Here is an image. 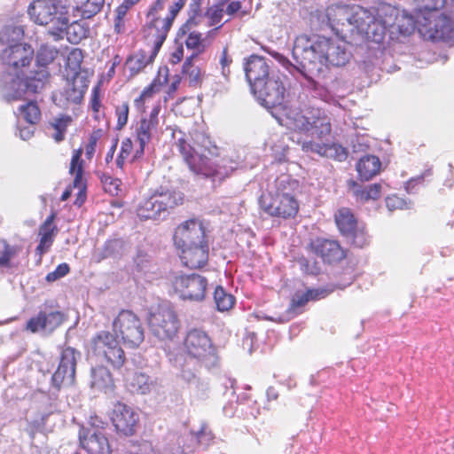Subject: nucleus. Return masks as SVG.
<instances>
[{
    "mask_svg": "<svg viewBox=\"0 0 454 454\" xmlns=\"http://www.w3.org/2000/svg\"><path fill=\"white\" fill-rule=\"evenodd\" d=\"M253 93L267 107H279L281 113L276 116L278 123L291 132V139L301 145L305 153H315L327 158H345V148L337 144L327 143L332 132L330 118L319 109L289 108L284 105L286 87L278 75L271 76L254 89Z\"/></svg>",
    "mask_w": 454,
    "mask_h": 454,
    "instance_id": "nucleus-1",
    "label": "nucleus"
},
{
    "mask_svg": "<svg viewBox=\"0 0 454 454\" xmlns=\"http://www.w3.org/2000/svg\"><path fill=\"white\" fill-rule=\"evenodd\" d=\"M336 30L331 36H320L305 33L298 35L294 43L293 56L296 61L293 65L286 57L275 53L274 58L286 69L294 68L307 79L323 75L330 67H340L348 63L351 53L348 43Z\"/></svg>",
    "mask_w": 454,
    "mask_h": 454,
    "instance_id": "nucleus-2",
    "label": "nucleus"
},
{
    "mask_svg": "<svg viewBox=\"0 0 454 454\" xmlns=\"http://www.w3.org/2000/svg\"><path fill=\"white\" fill-rule=\"evenodd\" d=\"M173 137L174 146L192 172L211 178L218 184L230 176L232 168L225 165V159H218L220 148L207 137L201 135L193 138L181 130H175Z\"/></svg>",
    "mask_w": 454,
    "mask_h": 454,
    "instance_id": "nucleus-3",
    "label": "nucleus"
},
{
    "mask_svg": "<svg viewBox=\"0 0 454 454\" xmlns=\"http://www.w3.org/2000/svg\"><path fill=\"white\" fill-rule=\"evenodd\" d=\"M381 10L382 7L379 10H368L361 6L332 5L326 9L325 13L319 11L311 12L309 26L311 28H337L346 25L354 28H370L372 26L375 28H392L395 24L387 16L382 19L384 13Z\"/></svg>",
    "mask_w": 454,
    "mask_h": 454,
    "instance_id": "nucleus-4",
    "label": "nucleus"
},
{
    "mask_svg": "<svg viewBox=\"0 0 454 454\" xmlns=\"http://www.w3.org/2000/svg\"><path fill=\"white\" fill-rule=\"evenodd\" d=\"M181 350L185 356L178 363L180 377L187 383L198 380L201 367L211 368L218 362L217 348L207 332L201 328H192L186 331Z\"/></svg>",
    "mask_w": 454,
    "mask_h": 454,
    "instance_id": "nucleus-5",
    "label": "nucleus"
},
{
    "mask_svg": "<svg viewBox=\"0 0 454 454\" xmlns=\"http://www.w3.org/2000/svg\"><path fill=\"white\" fill-rule=\"evenodd\" d=\"M419 7L412 12L400 11L393 6H382L381 12L395 24L392 28H448L451 24L449 15L441 11L446 0H415ZM454 4V0H451Z\"/></svg>",
    "mask_w": 454,
    "mask_h": 454,
    "instance_id": "nucleus-6",
    "label": "nucleus"
},
{
    "mask_svg": "<svg viewBox=\"0 0 454 454\" xmlns=\"http://www.w3.org/2000/svg\"><path fill=\"white\" fill-rule=\"evenodd\" d=\"M88 356L96 364L120 370L126 363V354L120 341L109 331H100L94 334L87 348Z\"/></svg>",
    "mask_w": 454,
    "mask_h": 454,
    "instance_id": "nucleus-7",
    "label": "nucleus"
},
{
    "mask_svg": "<svg viewBox=\"0 0 454 454\" xmlns=\"http://www.w3.org/2000/svg\"><path fill=\"white\" fill-rule=\"evenodd\" d=\"M281 181L278 184L277 191L273 194L262 195L260 206L264 213L283 220L294 219L300 210V204L292 185L296 182H287L288 186Z\"/></svg>",
    "mask_w": 454,
    "mask_h": 454,
    "instance_id": "nucleus-8",
    "label": "nucleus"
},
{
    "mask_svg": "<svg viewBox=\"0 0 454 454\" xmlns=\"http://www.w3.org/2000/svg\"><path fill=\"white\" fill-rule=\"evenodd\" d=\"M184 201V193L163 187L155 189L137 205L136 212L141 220H157Z\"/></svg>",
    "mask_w": 454,
    "mask_h": 454,
    "instance_id": "nucleus-9",
    "label": "nucleus"
},
{
    "mask_svg": "<svg viewBox=\"0 0 454 454\" xmlns=\"http://www.w3.org/2000/svg\"><path fill=\"white\" fill-rule=\"evenodd\" d=\"M146 321L151 333L162 341L174 340L181 326L176 311L167 303L152 306Z\"/></svg>",
    "mask_w": 454,
    "mask_h": 454,
    "instance_id": "nucleus-10",
    "label": "nucleus"
},
{
    "mask_svg": "<svg viewBox=\"0 0 454 454\" xmlns=\"http://www.w3.org/2000/svg\"><path fill=\"white\" fill-rule=\"evenodd\" d=\"M167 32L168 30H149L144 35V47L129 55L125 61L130 77L136 76L154 62L167 38Z\"/></svg>",
    "mask_w": 454,
    "mask_h": 454,
    "instance_id": "nucleus-11",
    "label": "nucleus"
},
{
    "mask_svg": "<svg viewBox=\"0 0 454 454\" xmlns=\"http://www.w3.org/2000/svg\"><path fill=\"white\" fill-rule=\"evenodd\" d=\"M58 10L53 0H35L28 7L31 20L38 26L51 25L50 28H63L64 25H79L78 20H70L67 11ZM84 28V25H81Z\"/></svg>",
    "mask_w": 454,
    "mask_h": 454,
    "instance_id": "nucleus-12",
    "label": "nucleus"
},
{
    "mask_svg": "<svg viewBox=\"0 0 454 454\" xmlns=\"http://www.w3.org/2000/svg\"><path fill=\"white\" fill-rule=\"evenodd\" d=\"M113 331L127 346L137 348L145 340V331L139 317L129 309H121L113 321Z\"/></svg>",
    "mask_w": 454,
    "mask_h": 454,
    "instance_id": "nucleus-13",
    "label": "nucleus"
},
{
    "mask_svg": "<svg viewBox=\"0 0 454 454\" xmlns=\"http://www.w3.org/2000/svg\"><path fill=\"white\" fill-rule=\"evenodd\" d=\"M34 57L33 47L26 43L11 44L2 52L3 64L17 78L25 74V69L30 66Z\"/></svg>",
    "mask_w": 454,
    "mask_h": 454,
    "instance_id": "nucleus-14",
    "label": "nucleus"
},
{
    "mask_svg": "<svg viewBox=\"0 0 454 454\" xmlns=\"http://www.w3.org/2000/svg\"><path fill=\"white\" fill-rule=\"evenodd\" d=\"M202 0H191L187 11V19L181 28L197 26L213 27L218 25L225 14L223 4H215L207 8L205 13L200 11Z\"/></svg>",
    "mask_w": 454,
    "mask_h": 454,
    "instance_id": "nucleus-15",
    "label": "nucleus"
},
{
    "mask_svg": "<svg viewBox=\"0 0 454 454\" xmlns=\"http://www.w3.org/2000/svg\"><path fill=\"white\" fill-rule=\"evenodd\" d=\"M204 241H207L206 229L198 218L185 220L175 228L173 242L177 249Z\"/></svg>",
    "mask_w": 454,
    "mask_h": 454,
    "instance_id": "nucleus-16",
    "label": "nucleus"
},
{
    "mask_svg": "<svg viewBox=\"0 0 454 454\" xmlns=\"http://www.w3.org/2000/svg\"><path fill=\"white\" fill-rule=\"evenodd\" d=\"M173 287L182 299L200 301L206 296L207 279L198 274L180 275L175 278Z\"/></svg>",
    "mask_w": 454,
    "mask_h": 454,
    "instance_id": "nucleus-17",
    "label": "nucleus"
},
{
    "mask_svg": "<svg viewBox=\"0 0 454 454\" xmlns=\"http://www.w3.org/2000/svg\"><path fill=\"white\" fill-rule=\"evenodd\" d=\"M111 422L120 436H133L139 424V415L129 405L118 402L110 415Z\"/></svg>",
    "mask_w": 454,
    "mask_h": 454,
    "instance_id": "nucleus-18",
    "label": "nucleus"
},
{
    "mask_svg": "<svg viewBox=\"0 0 454 454\" xmlns=\"http://www.w3.org/2000/svg\"><path fill=\"white\" fill-rule=\"evenodd\" d=\"M160 105L153 107L148 116L141 118L136 128V138L138 141V147L135 150L132 161L140 160L145 154V145L152 140L159 126Z\"/></svg>",
    "mask_w": 454,
    "mask_h": 454,
    "instance_id": "nucleus-19",
    "label": "nucleus"
},
{
    "mask_svg": "<svg viewBox=\"0 0 454 454\" xmlns=\"http://www.w3.org/2000/svg\"><path fill=\"white\" fill-rule=\"evenodd\" d=\"M186 1L173 0L168 10L164 8V5L157 6V4H153L146 14V26L148 28H170Z\"/></svg>",
    "mask_w": 454,
    "mask_h": 454,
    "instance_id": "nucleus-20",
    "label": "nucleus"
},
{
    "mask_svg": "<svg viewBox=\"0 0 454 454\" xmlns=\"http://www.w3.org/2000/svg\"><path fill=\"white\" fill-rule=\"evenodd\" d=\"M308 250L325 263H337L346 258V251L335 239L317 237L310 239Z\"/></svg>",
    "mask_w": 454,
    "mask_h": 454,
    "instance_id": "nucleus-21",
    "label": "nucleus"
},
{
    "mask_svg": "<svg viewBox=\"0 0 454 454\" xmlns=\"http://www.w3.org/2000/svg\"><path fill=\"white\" fill-rule=\"evenodd\" d=\"M76 369V358L74 349L64 348L61 352L59 364L51 376L52 385L60 389L63 386H70L74 383Z\"/></svg>",
    "mask_w": 454,
    "mask_h": 454,
    "instance_id": "nucleus-22",
    "label": "nucleus"
},
{
    "mask_svg": "<svg viewBox=\"0 0 454 454\" xmlns=\"http://www.w3.org/2000/svg\"><path fill=\"white\" fill-rule=\"evenodd\" d=\"M178 250H180L179 257L183 265L190 270H200L208 263V240L178 248Z\"/></svg>",
    "mask_w": 454,
    "mask_h": 454,
    "instance_id": "nucleus-23",
    "label": "nucleus"
},
{
    "mask_svg": "<svg viewBox=\"0 0 454 454\" xmlns=\"http://www.w3.org/2000/svg\"><path fill=\"white\" fill-rule=\"evenodd\" d=\"M245 73L252 90L271 76L268 60L258 55H251L247 59L245 64Z\"/></svg>",
    "mask_w": 454,
    "mask_h": 454,
    "instance_id": "nucleus-24",
    "label": "nucleus"
},
{
    "mask_svg": "<svg viewBox=\"0 0 454 454\" xmlns=\"http://www.w3.org/2000/svg\"><path fill=\"white\" fill-rule=\"evenodd\" d=\"M65 320V315L59 310L39 311L35 317H32L26 325L25 329L32 333L39 331L53 332L57 329Z\"/></svg>",
    "mask_w": 454,
    "mask_h": 454,
    "instance_id": "nucleus-25",
    "label": "nucleus"
},
{
    "mask_svg": "<svg viewBox=\"0 0 454 454\" xmlns=\"http://www.w3.org/2000/svg\"><path fill=\"white\" fill-rule=\"evenodd\" d=\"M333 289L327 287L309 288L305 292L297 291L292 297L288 312L298 315L302 312L301 308L309 301H316L326 298L333 293Z\"/></svg>",
    "mask_w": 454,
    "mask_h": 454,
    "instance_id": "nucleus-26",
    "label": "nucleus"
},
{
    "mask_svg": "<svg viewBox=\"0 0 454 454\" xmlns=\"http://www.w3.org/2000/svg\"><path fill=\"white\" fill-rule=\"evenodd\" d=\"M79 441L81 446L89 454H111V445L108 438L101 432H94L89 435V433L82 429L79 433Z\"/></svg>",
    "mask_w": 454,
    "mask_h": 454,
    "instance_id": "nucleus-27",
    "label": "nucleus"
},
{
    "mask_svg": "<svg viewBox=\"0 0 454 454\" xmlns=\"http://www.w3.org/2000/svg\"><path fill=\"white\" fill-rule=\"evenodd\" d=\"M169 69L168 67H160L157 75L153 79L152 82L146 86L141 92L140 96L134 100L137 108H145V103L147 99L152 98L156 93L160 92L161 88L168 82Z\"/></svg>",
    "mask_w": 454,
    "mask_h": 454,
    "instance_id": "nucleus-28",
    "label": "nucleus"
},
{
    "mask_svg": "<svg viewBox=\"0 0 454 454\" xmlns=\"http://www.w3.org/2000/svg\"><path fill=\"white\" fill-rule=\"evenodd\" d=\"M109 368V366L97 364L91 369L90 386L92 388L104 393H111L114 390V380Z\"/></svg>",
    "mask_w": 454,
    "mask_h": 454,
    "instance_id": "nucleus-29",
    "label": "nucleus"
},
{
    "mask_svg": "<svg viewBox=\"0 0 454 454\" xmlns=\"http://www.w3.org/2000/svg\"><path fill=\"white\" fill-rule=\"evenodd\" d=\"M348 186L352 192L356 200L359 203H366L369 200H377L381 197L382 186L380 184H372L362 186L354 180L348 182Z\"/></svg>",
    "mask_w": 454,
    "mask_h": 454,
    "instance_id": "nucleus-30",
    "label": "nucleus"
},
{
    "mask_svg": "<svg viewBox=\"0 0 454 454\" xmlns=\"http://www.w3.org/2000/svg\"><path fill=\"white\" fill-rule=\"evenodd\" d=\"M336 226L343 237L352 234L358 226L357 220L348 207H340L334 214Z\"/></svg>",
    "mask_w": 454,
    "mask_h": 454,
    "instance_id": "nucleus-31",
    "label": "nucleus"
},
{
    "mask_svg": "<svg viewBox=\"0 0 454 454\" xmlns=\"http://www.w3.org/2000/svg\"><path fill=\"white\" fill-rule=\"evenodd\" d=\"M381 162L377 156L365 155L356 163V171L361 180L368 181L380 173Z\"/></svg>",
    "mask_w": 454,
    "mask_h": 454,
    "instance_id": "nucleus-32",
    "label": "nucleus"
},
{
    "mask_svg": "<svg viewBox=\"0 0 454 454\" xmlns=\"http://www.w3.org/2000/svg\"><path fill=\"white\" fill-rule=\"evenodd\" d=\"M196 57L197 54L187 57L182 67L183 75L188 80L189 85L195 88L201 86L205 76V72L193 62Z\"/></svg>",
    "mask_w": 454,
    "mask_h": 454,
    "instance_id": "nucleus-33",
    "label": "nucleus"
},
{
    "mask_svg": "<svg viewBox=\"0 0 454 454\" xmlns=\"http://www.w3.org/2000/svg\"><path fill=\"white\" fill-rule=\"evenodd\" d=\"M83 150L78 148L73 151L69 165V173L74 176L73 185L74 188L84 186L83 179L84 160L82 159Z\"/></svg>",
    "mask_w": 454,
    "mask_h": 454,
    "instance_id": "nucleus-34",
    "label": "nucleus"
},
{
    "mask_svg": "<svg viewBox=\"0 0 454 454\" xmlns=\"http://www.w3.org/2000/svg\"><path fill=\"white\" fill-rule=\"evenodd\" d=\"M72 123V116L67 114H61L49 121L48 128L53 130L51 137L56 143L62 142L65 139L67 129Z\"/></svg>",
    "mask_w": 454,
    "mask_h": 454,
    "instance_id": "nucleus-35",
    "label": "nucleus"
},
{
    "mask_svg": "<svg viewBox=\"0 0 454 454\" xmlns=\"http://www.w3.org/2000/svg\"><path fill=\"white\" fill-rule=\"evenodd\" d=\"M50 77L48 68L43 67H36V69L31 71L29 75L21 76L20 78L25 81L26 87L32 92H37L42 89L44 83Z\"/></svg>",
    "mask_w": 454,
    "mask_h": 454,
    "instance_id": "nucleus-36",
    "label": "nucleus"
},
{
    "mask_svg": "<svg viewBox=\"0 0 454 454\" xmlns=\"http://www.w3.org/2000/svg\"><path fill=\"white\" fill-rule=\"evenodd\" d=\"M176 37L183 42L187 47V49L196 51L195 54L202 52L205 49L204 38L200 33L196 30H192L188 32L187 30H180L177 33Z\"/></svg>",
    "mask_w": 454,
    "mask_h": 454,
    "instance_id": "nucleus-37",
    "label": "nucleus"
},
{
    "mask_svg": "<svg viewBox=\"0 0 454 454\" xmlns=\"http://www.w3.org/2000/svg\"><path fill=\"white\" fill-rule=\"evenodd\" d=\"M420 37L432 43H443L448 46L454 44V30H418Z\"/></svg>",
    "mask_w": 454,
    "mask_h": 454,
    "instance_id": "nucleus-38",
    "label": "nucleus"
},
{
    "mask_svg": "<svg viewBox=\"0 0 454 454\" xmlns=\"http://www.w3.org/2000/svg\"><path fill=\"white\" fill-rule=\"evenodd\" d=\"M101 84L99 81L91 90L90 98V108L92 112V116L97 121H100L105 117L104 106L101 100Z\"/></svg>",
    "mask_w": 454,
    "mask_h": 454,
    "instance_id": "nucleus-39",
    "label": "nucleus"
},
{
    "mask_svg": "<svg viewBox=\"0 0 454 454\" xmlns=\"http://www.w3.org/2000/svg\"><path fill=\"white\" fill-rule=\"evenodd\" d=\"M56 217V212L52 211L39 228L40 239L43 243H53L54 237L58 232V227L54 223Z\"/></svg>",
    "mask_w": 454,
    "mask_h": 454,
    "instance_id": "nucleus-40",
    "label": "nucleus"
},
{
    "mask_svg": "<svg viewBox=\"0 0 454 454\" xmlns=\"http://www.w3.org/2000/svg\"><path fill=\"white\" fill-rule=\"evenodd\" d=\"M214 301L219 311H228L235 304V297L227 293L223 286H218L214 292Z\"/></svg>",
    "mask_w": 454,
    "mask_h": 454,
    "instance_id": "nucleus-41",
    "label": "nucleus"
},
{
    "mask_svg": "<svg viewBox=\"0 0 454 454\" xmlns=\"http://www.w3.org/2000/svg\"><path fill=\"white\" fill-rule=\"evenodd\" d=\"M58 54L59 51L56 48L42 45L35 55L36 67L48 68V66L56 59Z\"/></svg>",
    "mask_w": 454,
    "mask_h": 454,
    "instance_id": "nucleus-42",
    "label": "nucleus"
},
{
    "mask_svg": "<svg viewBox=\"0 0 454 454\" xmlns=\"http://www.w3.org/2000/svg\"><path fill=\"white\" fill-rule=\"evenodd\" d=\"M121 245L119 239H109L106 241L101 249H98L93 253V259L96 262H101L103 260L114 256Z\"/></svg>",
    "mask_w": 454,
    "mask_h": 454,
    "instance_id": "nucleus-43",
    "label": "nucleus"
},
{
    "mask_svg": "<svg viewBox=\"0 0 454 454\" xmlns=\"http://www.w3.org/2000/svg\"><path fill=\"white\" fill-rule=\"evenodd\" d=\"M19 113L29 124H36L41 119V110L36 102L34 101L20 106Z\"/></svg>",
    "mask_w": 454,
    "mask_h": 454,
    "instance_id": "nucleus-44",
    "label": "nucleus"
},
{
    "mask_svg": "<svg viewBox=\"0 0 454 454\" xmlns=\"http://www.w3.org/2000/svg\"><path fill=\"white\" fill-rule=\"evenodd\" d=\"M133 142L131 138L126 137L124 138L120 146V151L118 153L115 163L118 168L123 169L126 162L129 160L130 162H133L131 160L133 154Z\"/></svg>",
    "mask_w": 454,
    "mask_h": 454,
    "instance_id": "nucleus-45",
    "label": "nucleus"
},
{
    "mask_svg": "<svg viewBox=\"0 0 454 454\" xmlns=\"http://www.w3.org/2000/svg\"><path fill=\"white\" fill-rule=\"evenodd\" d=\"M129 386L132 392L141 395L147 394L151 390L150 378L145 373L137 372L133 375Z\"/></svg>",
    "mask_w": 454,
    "mask_h": 454,
    "instance_id": "nucleus-46",
    "label": "nucleus"
},
{
    "mask_svg": "<svg viewBox=\"0 0 454 454\" xmlns=\"http://www.w3.org/2000/svg\"><path fill=\"white\" fill-rule=\"evenodd\" d=\"M100 182L104 191L111 196H120L122 193V182L120 178L113 177L108 174H102Z\"/></svg>",
    "mask_w": 454,
    "mask_h": 454,
    "instance_id": "nucleus-47",
    "label": "nucleus"
},
{
    "mask_svg": "<svg viewBox=\"0 0 454 454\" xmlns=\"http://www.w3.org/2000/svg\"><path fill=\"white\" fill-rule=\"evenodd\" d=\"M0 248V266L8 267L10 266L11 261L17 256L21 250L19 246H12L6 240H1Z\"/></svg>",
    "mask_w": 454,
    "mask_h": 454,
    "instance_id": "nucleus-48",
    "label": "nucleus"
},
{
    "mask_svg": "<svg viewBox=\"0 0 454 454\" xmlns=\"http://www.w3.org/2000/svg\"><path fill=\"white\" fill-rule=\"evenodd\" d=\"M103 129H97L91 131L89 135L88 142L85 145V157L88 160H91L96 153V147L98 142L103 137Z\"/></svg>",
    "mask_w": 454,
    "mask_h": 454,
    "instance_id": "nucleus-49",
    "label": "nucleus"
},
{
    "mask_svg": "<svg viewBox=\"0 0 454 454\" xmlns=\"http://www.w3.org/2000/svg\"><path fill=\"white\" fill-rule=\"evenodd\" d=\"M104 3L105 0H87L83 5V9H77L76 12L78 13H82V19H89L97 14L101 10Z\"/></svg>",
    "mask_w": 454,
    "mask_h": 454,
    "instance_id": "nucleus-50",
    "label": "nucleus"
},
{
    "mask_svg": "<svg viewBox=\"0 0 454 454\" xmlns=\"http://www.w3.org/2000/svg\"><path fill=\"white\" fill-rule=\"evenodd\" d=\"M140 0H124L121 4H120L116 9V20H115V28H120L124 26L123 18L127 14L129 9H131L135 4H137Z\"/></svg>",
    "mask_w": 454,
    "mask_h": 454,
    "instance_id": "nucleus-51",
    "label": "nucleus"
},
{
    "mask_svg": "<svg viewBox=\"0 0 454 454\" xmlns=\"http://www.w3.org/2000/svg\"><path fill=\"white\" fill-rule=\"evenodd\" d=\"M129 114V106L128 102H123L122 104L117 106L115 107V115L117 117L116 129H122L126 124L128 123Z\"/></svg>",
    "mask_w": 454,
    "mask_h": 454,
    "instance_id": "nucleus-52",
    "label": "nucleus"
},
{
    "mask_svg": "<svg viewBox=\"0 0 454 454\" xmlns=\"http://www.w3.org/2000/svg\"><path fill=\"white\" fill-rule=\"evenodd\" d=\"M345 238L350 239L352 244L357 247H364L368 244V236L364 227L357 226L352 234H348Z\"/></svg>",
    "mask_w": 454,
    "mask_h": 454,
    "instance_id": "nucleus-53",
    "label": "nucleus"
},
{
    "mask_svg": "<svg viewBox=\"0 0 454 454\" xmlns=\"http://www.w3.org/2000/svg\"><path fill=\"white\" fill-rule=\"evenodd\" d=\"M82 59V51L80 49H73L67 56V66L74 71H78L81 68Z\"/></svg>",
    "mask_w": 454,
    "mask_h": 454,
    "instance_id": "nucleus-54",
    "label": "nucleus"
},
{
    "mask_svg": "<svg viewBox=\"0 0 454 454\" xmlns=\"http://www.w3.org/2000/svg\"><path fill=\"white\" fill-rule=\"evenodd\" d=\"M184 59V44L179 38L176 37L174 48L169 54L168 62L171 65L179 64Z\"/></svg>",
    "mask_w": 454,
    "mask_h": 454,
    "instance_id": "nucleus-55",
    "label": "nucleus"
},
{
    "mask_svg": "<svg viewBox=\"0 0 454 454\" xmlns=\"http://www.w3.org/2000/svg\"><path fill=\"white\" fill-rule=\"evenodd\" d=\"M357 34L364 36L368 42L380 44L384 41L385 30H356Z\"/></svg>",
    "mask_w": 454,
    "mask_h": 454,
    "instance_id": "nucleus-56",
    "label": "nucleus"
},
{
    "mask_svg": "<svg viewBox=\"0 0 454 454\" xmlns=\"http://www.w3.org/2000/svg\"><path fill=\"white\" fill-rule=\"evenodd\" d=\"M70 271V267L67 263L63 262L57 266L54 271L50 272L46 275V281L48 282H53L56 281L66 275H67Z\"/></svg>",
    "mask_w": 454,
    "mask_h": 454,
    "instance_id": "nucleus-57",
    "label": "nucleus"
},
{
    "mask_svg": "<svg viewBox=\"0 0 454 454\" xmlns=\"http://www.w3.org/2000/svg\"><path fill=\"white\" fill-rule=\"evenodd\" d=\"M386 206L390 211H395L397 209H403L406 207V202L401 197L394 194L389 195L386 198Z\"/></svg>",
    "mask_w": 454,
    "mask_h": 454,
    "instance_id": "nucleus-58",
    "label": "nucleus"
},
{
    "mask_svg": "<svg viewBox=\"0 0 454 454\" xmlns=\"http://www.w3.org/2000/svg\"><path fill=\"white\" fill-rule=\"evenodd\" d=\"M84 93V90H78L74 84L65 90L67 99L74 103H80L83 98Z\"/></svg>",
    "mask_w": 454,
    "mask_h": 454,
    "instance_id": "nucleus-59",
    "label": "nucleus"
},
{
    "mask_svg": "<svg viewBox=\"0 0 454 454\" xmlns=\"http://www.w3.org/2000/svg\"><path fill=\"white\" fill-rule=\"evenodd\" d=\"M232 62L231 58L228 54V48L224 47L222 51V55L220 58V64L222 67V74L223 76L228 77L230 74V65Z\"/></svg>",
    "mask_w": 454,
    "mask_h": 454,
    "instance_id": "nucleus-60",
    "label": "nucleus"
},
{
    "mask_svg": "<svg viewBox=\"0 0 454 454\" xmlns=\"http://www.w3.org/2000/svg\"><path fill=\"white\" fill-rule=\"evenodd\" d=\"M61 33H65L68 41L71 43L76 44L82 40V38L86 37V32L88 30H79V34L76 30H59Z\"/></svg>",
    "mask_w": 454,
    "mask_h": 454,
    "instance_id": "nucleus-61",
    "label": "nucleus"
},
{
    "mask_svg": "<svg viewBox=\"0 0 454 454\" xmlns=\"http://www.w3.org/2000/svg\"><path fill=\"white\" fill-rule=\"evenodd\" d=\"M180 82H181V77L177 74L175 75L172 82L170 83V85L168 86V88L166 91L168 98H173L174 94L176 92V90L179 88Z\"/></svg>",
    "mask_w": 454,
    "mask_h": 454,
    "instance_id": "nucleus-62",
    "label": "nucleus"
},
{
    "mask_svg": "<svg viewBox=\"0 0 454 454\" xmlns=\"http://www.w3.org/2000/svg\"><path fill=\"white\" fill-rule=\"evenodd\" d=\"M241 8V3L239 1H232L229 3L226 10L224 11L226 14L232 15L236 13Z\"/></svg>",
    "mask_w": 454,
    "mask_h": 454,
    "instance_id": "nucleus-63",
    "label": "nucleus"
},
{
    "mask_svg": "<svg viewBox=\"0 0 454 454\" xmlns=\"http://www.w3.org/2000/svg\"><path fill=\"white\" fill-rule=\"evenodd\" d=\"M85 187H86V184H84L83 187L77 188L79 190V192H78V196L74 201V204L78 207H81L86 200Z\"/></svg>",
    "mask_w": 454,
    "mask_h": 454,
    "instance_id": "nucleus-64",
    "label": "nucleus"
}]
</instances>
